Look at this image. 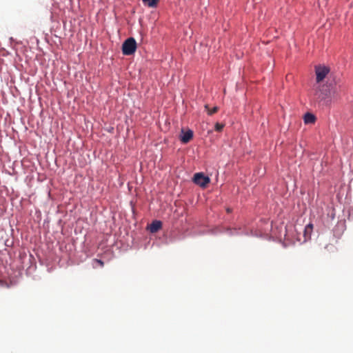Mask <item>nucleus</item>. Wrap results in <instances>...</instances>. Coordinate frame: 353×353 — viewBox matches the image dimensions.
<instances>
[{"mask_svg": "<svg viewBox=\"0 0 353 353\" xmlns=\"http://www.w3.org/2000/svg\"><path fill=\"white\" fill-rule=\"evenodd\" d=\"M137 49V43L134 38L127 39L122 45V52L124 55L133 54Z\"/></svg>", "mask_w": 353, "mask_h": 353, "instance_id": "obj_1", "label": "nucleus"}, {"mask_svg": "<svg viewBox=\"0 0 353 353\" xmlns=\"http://www.w3.org/2000/svg\"><path fill=\"white\" fill-rule=\"evenodd\" d=\"M193 181L201 188H205L210 183V178L205 176L202 172L196 173L194 175Z\"/></svg>", "mask_w": 353, "mask_h": 353, "instance_id": "obj_2", "label": "nucleus"}, {"mask_svg": "<svg viewBox=\"0 0 353 353\" xmlns=\"http://www.w3.org/2000/svg\"><path fill=\"white\" fill-rule=\"evenodd\" d=\"M329 72L330 68L326 66H316L315 72L316 75L317 83L322 81L325 78Z\"/></svg>", "mask_w": 353, "mask_h": 353, "instance_id": "obj_3", "label": "nucleus"}, {"mask_svg": "<svg viewBox=\"0 0 353 353\" xmlns=\"http://www.w3.org/2000/svg\"><path fill=\"white\" fill-rule=\"evenodd\" d=\"M162 227V223L161 221H153L149 225L148 229L151 233H155L158 232Z\"/></svg>", "mask_w": 353, "mask_h": 353, "instance_id": "obj_4", "label": "nucleus"}, {"mask_svg": "<svg viewBox=\"0 0 353 353\" xmlns=\"http://www.w3.org/2000/svg\"><path fill=\"white\" fill-rule=\"evenodd\" d=\"M183 134L181 137V141L183 143H188L193 137V132L190 130H188L186 132L182 131Z\"/></svg>", "mask_w": 353, "mask_h": 353, "instance_id": "obj_5", "label": "nucleus"}, {"mask_svg": "<svg viewBox=\"0 0 353 353\" xmlns=\"http://www.w3.org/2000/svg\"><path fill=\"white\" fill-rule=\"evenodd\" d=\"M160 0H142L143 4L149 8H156Z\"/></svg>", "mask_w": 353, "mask_h": 353, "instance_id": "obj_6", "label": "nucleus"}, {"mask_svg": "<svg viewBox=\"0 0 353 353\" xmlns=\"http://www.w3.org/2000/svg\"><path fill=\"white\" fill-rule=\"evenodd\" d=\"M304 122L305 123H314L316 118L314 114L311 113H307L304 116Z\"/></svg>", "mask_w": 353, "mask_h": 353, "instance_id": "obj_7", "label": "nucleus"}, {"mask_svg": "<svg viewBox=\"0 0 353 353\" xmlns=\"http://www.w3.org/2000/svg\"><path fill=\"white\" fill-rule=\"evenodd\" d=\"M205 109L208 111V114L209 115H212L218 111L219 108L217 106H214L213 108L210 109L208 105H205Z\"/></svg>", "mask_w": 353, "mask_h": 353, "instance_id": "obj_8", "label": "nucleus"}, {"mask_svg": "<svg viewBox=\"0 0 353 353\" xmlns=\"http://www.w3.org/2000/svg\"><path fill=\"white\" fill-rule=\"evenodd\" d=\"M337 88H335L332 90H331L330 92H329V97H333V98H335L338 96V90H337Z\"/></svg>", "mask_w": 353, "mask_h": 353, "instance_id": "obj_9", "label": "nucleus"}, {"mask_svg": "<svg viewBox=\"0 0 353 353\" xmlns=\"http://www.w3.org/2000/svg\"><path fill=\"white\" fill-rule=\"evenodd\" d=\"M224 127V125L222 123H216L214 125V129L217 132H221Z\"/></svg>", "mask_w": 353, "mask_h": 353, "instance_id": "obj_10", "label": "nucleus"}, {"mask_svg": "<svg viewBox=\"0 0 353 353\" xmlns=\"http://www.w3.org/2000/svg\"><path fill=\"white\" fill-rule=\"evenodd\" d=\"M313 229V225L312 223H309L306 227H305V231L307 232H311Z\"/></svg>", "mask_w": 353, "mask_h": 353, "instance_id": "obj_11", "label": "nucleus"}, {"mask_svg": "<svg viewBox=\"0 0 353 353\" xmlns=\"http://www.w3.org/2000/svg\"><path fill=\"white\" fill-rule=\"evenodd\" d=\"M97 262L99 263V264L102 266L103 265V262L101 261V260H97Z\"/></svg>", "mask_w": 353, "mask_h": 353, "instance_id": "obj_12", "label": "nucleus"}, {"mask_svg": "<svg viewBox=\"0 0 353 353\" xmlns=\"http://www.w3.org/2000/svg\"><path fill=\"white\" fill-rule=\"evenodd\" d=\"M226 210L228 213H230L232 212L230 208H228Z\"/></svg>", "mask_w": 353, "mask_h": 353, "instance_id": "obj_13", "label": "nucleus"}, {"mask_svg": "<svg viewBox=\"0 0 353 353\" xmlns=\"http://www.w3.org/2000/svg\"><path fill=\"white\" fill-rule=\"evenodd\" d=\"M319 98H321V99H323L325 98V97L323 96V97H321V96H319Z\"/></svg>", "mask_w": 353, "mask_h": 353, "instance_id": "obj_14", "label": "nucleus"}]
</instances>
